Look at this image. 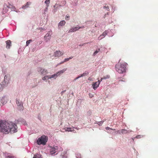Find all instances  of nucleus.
Returning <instances> with one entry per match:
<instances>
[{"instance_id": "obj_19", "label": "nucleus", "mask_w": 158, "mask_h": 158, "mask_svg": "<svg viewBox=\"0 0 158 158\" xmlns=\"http://www.w3.org/2000/svg\"><path fill=\"white\" fill-rule=\"evenodd\" d=\"M58 75L57 74V73L56 74H54L51 75L50 76H49V78L50 79H51L52 78H53L54 79H56L58 76Z\"/></svg>"}, {"instance_id": "obj_26", "label": "nucleus", "mask_w": 158, "mask_h": 158, "mask_svg": "<svg viewBox=\"0 0 158 158\" xmlns=\"http://www.w3.org/2000/svg\"><path fill=\"white\" fill-rule=\"evenodd\" d=\"M73 57V56H70L69 58H66L64 59V61H63V62H66L69 61L70 59H72Z\"/></svg>"}, {"instance_id": "obj_33", "label": "nucleus", "mask_w": 158, "mask_h": 158, "mask_svg": "<svg viewBox=\"0 0 158 158\" xmlns=\"http://www.w3.org/2000/svg\"><path fill=\"white\" fill-rule=\"evenodd\" d=\"M115 133L116 134H121V133H122L121 129L116 131Z\"/></svg>"}, {"instance_id": "obj_55", "label": "nucleus", "mask_w": 158, "mask_h": 158, "mask_svg": "<svg viewBox=\"0 0 158 158\" xmlns=\"http://www.w3.org/2000/svg\"><path fill=\"white\" fill-rule=\"evenodd\" d=\"M64 62H63V61L62 62H60V64H62V63H64Z\"/></svg>"}, {"instance_id": "obj_17", "label": "nucleus", "mask_w": 158, "mask_h": 158, "mask_svg": "<svg viewBox=\"0 0 158 158\" xmlns=\"http://www.w3.org/2000/svg\"><path fill=\"white\" fill-rule=\"evenodd\" d=\"M78 29H79V28H78V27H75L73 28L70 29L69 31V32L70 33V32H74L75 31H76L78 30Z\"/></svg>"}, {"instance_id": "obj_45", "label": "nucleus", "mask_w": 158, "mask_h": 158, "mask_svg": "<svg viewBox=\"0 0 158 158\" xmlns=\"http://www.w3.org/2000/svg\"><path fill=\"white\" fill-rule=\"evenodd\" d=\"M6 158H14V157L10 156H8L6 157Z\"/></svg>"}, {"instance_id": "obj_10", "label": "nucleus", "mask_w": 158, "mask_h": 158, "mask_svg": "<svg viewBox=\"0 0 158 158\" xmlns=\"http://www.w3.org/2000/svg\"><path fill=\"white\" fill-rule=\"evenodd\" d=\"M64 54V52H61L60 51H56L54 52L53 55L55 57H59L63 55Z\"/></svg>"}, {"instance_id": "obj_36", "label": "nucleus", "mask_w": 158, "mask_h": 158, "mask_svg": "<svg viewBox=\"0 0 158 158\" xmlns=\"http://www.w3.org/2000/svg\"><path fill=\"white\" fill-rule=\"evenodd\" d=\"M103 123V121H101L100 122H98L97 123L98 124L99 126H101L102 125Z\"/></svg>"}, {"instance_id": "obj_12", "label": "nucleus", "mask_w": 158, "mask_h": 158, "mask_svg": "<svg viewBox=\"0 0 158 158\" xmlns=\"http://www.w3.org/2000/svg\"><path fill=\"white\" fill-rule=\"evenodd\" d=\"M8 5L6 4H5L4 5V7L3 8V13H6L8 11Z\"/></svg>"}, {"instance_id": "obj_34", "label": "nucleus", "mask_w": 158, "mask_h": 158, "mask_svg": "<svg viewBox=\"0 0 158 158\" xmlns=\"http://www.w3.org/2000/svg\"><path fill=\"white\" fill-rule=\"evenodd\" d=\"M65 130H66V131H72V128L70 127L67 128Z\"/></svg>"}, {"instance_id": "obj_3", "label": "nucleus", "mask_w": 158, "mask_h": 158, "mask_svg": "<svg viewBox=\"0 0 158 158\" xmlns=\"http://www.w3.org/2000/svg\"><path fill=\"white\" fill-rule=\"evenodd\" d=\"M48 140V138L47 136H42L38 139L36 143L39 145L41 144L45 145L47 142Z\"/></svg>"}, {"instance_id": "obj_54", "label": "nucleus", "mask_w": 158, "mask_h": 158, "mask_svg": "<svg viewBox=\"0 0 158 158\" xmlns=\"http://www.w3.org/2000/svg\"><path fill=\"white\" fill-rule=\"evenodd\" d=\"M106 6H103V9H106Z\"/></svg>"}, {"instance_id": "obj_48", "label": "nucleus", "mask_w": 158, "mask_h": 158, "mask_svg": "<svg viewBox=\"0 0 158 158\" xmlns=\"http://www.w3.org/2000/svg\"><path fill=\"white\" fill-rule=\"evenodd\" d=\"M136 138L137 139H139L141 138V136L140 135H138L136 136Z\"/></svg>"}, {"instance_id": "obj_35", "label": "nucleus", "mask_w": 158, "mask_h": 158, "mask_svg": "<svg viewBox=\"0 0 158 158\" xmlns=\"http://www.w3.org/2000/svg\"><path fill=\"white\" fill-rule=\"evenodd\" d=\"M107 130H115V129H113L109 127H107L105 128Z\"/></svg>"}, {"instance_id": "obj_47", "label": "nucleus", "mask_w": 158, "mask_h": 158, "mask_svg": "<svg viewBox=\"0 0 158 158\" xmlns=\"http://www.w3.org/2000/svg\"><path fill=\"white\" fill-rule=\"evenodd\" d=\"M78 27V28H79V29H80V28H85V27L84 26H82V27Z\"/></svg>"}, {"instance_id": "obj_43", "label": "nucleus", "mask_w": 158, "mask_h": 158, "mask_svg": "<svg viewBox=\"0 0 158 158\" xmlns=\"http://www.w3.org/2000/svg\"><path fill=\"white\" fill-rule=\"evenodd\" d=\"M7 78V77L6 75H5L4 77V81H6V80H8Z\"/></svg>"}, {"instance_id": "obj_20", "label": "nucleus", "mask_w": 158, "mask_h": 158, "mask_svg": "<svg viewBox=\"0 0 158 158\" xmlns=\"http://www.w3.org/2000/svg\"><path fill=\"white\" fill-rule=\"evenodd\" d=\"M8 8L11 9V11L14 10L15 11V10L16 9L15 7L9 3V5L8 6Z\"/></svg>"}, {"instance_id": "obj_29", "label": "nucleus", "mask_w": 158, "mask_h": 158, "mask_svg": "<svg viewBox=\"0 0 158 158\" xmlns=\"http://www.w3.org/2000/svg\"><path fill=\"white\" fill-rule=\"evenodd\" d=\"M76 157L77 158H81V155L79 153H77L76 154Z\"/></svg>"}, {"instance_id": "obj_5", "label": "nucleus", "mask_w": 158, "mask_h": 158, "mask_svg": "<svg viewBox=\"0 0 158 158\" xmlns=\"http://www.w3.org/2000/svg\"><path fill=\"white\" fill-rule=\"evenodd\" d=\"M8 80H6V81H3L1 83L0 85V91H2L3 88L6 87L9 83Z\"/></svg>"}, {"instance_id": "obj_27", "label": "nucleus", "mask_w": 158, "mask_h": 158, "mask_svg": "<svg viewBox=\"0 0 158 158\" xmlns=\"http://www.w3.org/2000/svg\"><path fill=\"white\" fill-rule=\"evenodd\" d=\"M50 0H46L44 3L46 4V6L47 7L49 6V5L50 3Z\"/></svg>"}, {"instance_id": "obj_50", "label": "nucleus", "mask_w": 158, "mask_h": 158, "mask_svg": "<svg viewBox=\"0 0 158 158\" xmlns=\"http://www.w3.org/2000/svg\"><path fill=\"white\" fill-rule=\"evenodd\" d=\"M57 11V9L56 8H55L53 9V11L54 13L56 12Z\"/></svg>"}, {"instance_id": "obj_18", "label": "nucleus", "mask_w": 158, "mask_h": 158, "mask_svg": "<svg viewBox=\"0 0 158 158\" xmlns=\"http://www.w3.org/2000/svg\"><path fill=\"white\" fill-rule=\"evenodd\" d=\"M6 48H9L11 46V41L10 40H8L6 41Z\"/></svg>"}, {"instance_id": "obj_6", "label": "nucleus", "mask_w": 158, "mask_h": 158, "mask_svg": "<svg viewBox=\"0 0 158 158\" xmlns=\"http://www.w3.org/2000/svg\"><path fill=\"white\" fill-rule=\"evenodd\" d=\"M58 147L57 146L51 147L50 149V155H52L54 154L57 152Z\"/></svg>"}, {"instance_id": "obj_38", "label": "nucleus", "mask_w": 158, "mask_h": 158, "mask_svg": "<svg viewBox=\"0 0 158 158\" xmlns=\"http://www.w3.org/2000/svg\"><path fill=\"white\" fill-rule=\"evenodd\" d=\"M53 7L57 9V8H58L59 7V5H57L56 4L55 5H54L53 6Z\"/></svg>"}, {"instance_id": "obj_56", "label": "nucleus", "mask_w": 158, "mask_h": 158, "mask_svg": "<svg viewBox=\"0 0 158 158\" xmlns=\"http://www.w3.org/2000/svg\"><path fill=\"white\" fill-rule=\"evenodd\" d=\"M83 44H82V45H81V44H80V45L79 46H83Z\"/></svg>"}, {"instance_id": "obj_42", "label": "nucleus", "mask_w": 158, "mask_h": 158, "mask_svg": "<svg viewBox=\"0 0 158 158\" xmlns=\"http://www.w3.org/2000/svg\"><path fill=\"white\" fill-rule=\"evenodd\" d=\"M69 15H66L65 17V19L66 20H68L69 19Z\"/></svg>"}, {"instance_id": "obj_41", "label": "nucleus", "mask_w": 158, "mask_h": 158, "mask_svg": "<svg viewBox=\"0 0 158 158\" xmlns=\"http://www.w3.org/2000/svg\"><path fill=\"white\" fill-rule=\"evenodd\" d=\"M89 96L90 98H92L93 97V95L92 94L89 93Z\"/></svg>"}, {"instance_id": "obj_44", "label": "nucleus", "mask_w": 158, "mask_h": 158, "mask_svg": "<svg viewBox=\"0 0 158 158\" xmlns=\"http://www.w3.org/2000/svg\"><path fill=\"white\" fill-rule=\"evenodd\" d=\"M106 10L107 11H109L110 9H109V6H106Z\"/></svg>"}, {"instance_id": "obj_13", "label": "nucleus", "mask_w": 158, "mask_h": 158, "mask_svg": "<svg viewBox=\"0 0 158 158\" xmlns=\"http://www.w3.org/2000/svg\"><path fill=\"white\" fill-rule=\"evenodd\" d=\"M66 22L64 20L61 21L58 24V27L59 28H60V27L64 26Z\"/></svg>"}, {"instance_id": "obj_49", "label": "nucleus", "mask_w": 158, "mask_h": 158, "mask_svg": "<svg viewBox=\"0 0 158 158\" xmlns=\"http://www.w3.org/2000/svg\"><path fill=\"white\" fill-rule=\"evenodd\" d=\"M94 31L93 30H90V31H89V33L91 32V33H94Z\"/></svg>"}, {"instance_id": "obj_23", "label": "nucleus", "mask_w": 158, "mask_h": 158, "mask_svg": "<svg viewBox=\"0 0 158 158\" xmlns=\"http://www.w3.org/2000/svg\"><path fill=\"white\" fill-rule=\"evenodd\" d=\"M49 76H45L42 77V79L44 81L47 80L49 79H50L49 78Z\"/></svg>"}, {"instance_id": "obj_40", "label": "nucleus", "mask_w": 158, "mask_h": 158, "mask_svg": "<svg viewBox=\"0 0 158 158\" xmlns=\"http://www.w3.org/2000/svg\"><path fill=\"white\" fill-rule=\"evenodd\" d=\"M48 7L46 6V7L45 8L44 10V13L45 14V12H47L48 9Z\"/></svg>"}, {"instance_id": "obj_30", "label": "nucleus", "mask_w": 158, "mask_h": 158, "mask_svg": "<svg viewBox=\"0 0 158 158\" xmlns=\"http://www.w3.org/2000/svg\"><path fill=\"white\" fill-rule=\"evenodd\" d=\"M32 40H27L26 41V46H28V45L30 44L31 42H32Z\"/></svg>"}, {"instance_id": "obj_9", "label": "nucleus", "mask_w": 158, "mask_h": 158, "mask_svg": "<svg viewBox=\"0 0 158 158\" xmlns=\"http://www.w3.org/2000/svg\"><path fill=\"white\" fill-rule=\"evenodd\" d=\"M15 123H18L20 124H23L24 125L27 124L25 120L22 118H19L17 121H16Z\"/></svg>"}, {"instance_id": "obj_52", "label": "nucleus", "mask_w": 158, "mask_h": 158, "mask_svg": "<svg viewBox=\"0 0 158 158\" xmlns=\"http://www.w3.org/2000/svg\"><path fill=\"white\" fill-rule=\"evenodd\" d=\"M112 130H109V131L108 132V133H110V132H112Z\"/></svg>"}, {"instance_id": "obj_39", "label": "nucleus", "mask_w": 158, "mask_h": 158, "mask_svg": "<svg viewBox=\"0 0 158 158\" xmlns=\"http://www.w3.org/2000/svg\"><path fill=\"white\" fill-rule=\"evenodd\" d=\"M80 77H80V76H78V77H76V78H75L74 79L73 81H76L79 78H80Z\"/></svg>"}, {"instance_id": "obj_32", "label": "nucleus", "mask_w": 158, "mask_h": 158, "mask_svg": "<svg viewBox=\"0 0 158 158\" xmlns=\"http://www.w3.org/2000/svg\"><path fill=\"white\" fill-rule=\"evenodd\" d=\"M110 76L109 75H107L106 76H104L103 77V79H107L109 78Z\"/></svg>"}, {"instance_id": "obj_2", "label": "nucleus", "mask_w": 158, "mask_h": 158, "mask_svg": "<svg viewBox=\"0 0 158 158\" xmlns=\"http://www.w3.org/2000/svg\"><path fill=\"white\" fill-rule=\"evenodd\" d=\"M127 64L126 63L120 64V66H118V65H115L116 70L120 73H123L126 71V66Z\"/></svg>"}, {"instance_id": "obj_46", "label": "nucleus", "mask_w": 158, "mask_h": 158, "mask_svg": "<svg viewBox=\"0 0 158 158\" xmlns=\"http://www.w3.org/2000/svg\"><path fill=\"white\" fill-rule=\"evenodd\" d=\"M109 15V12H107L106 14L104 16V18H105L106 15Z\"/></svg>"}, {"instance_id": "obj_1", "label": "nucleus", "mask_w": 158, "mask_h": 158, "mask_svg": "<svg viewBox=\"0 0 158 158\" xmlns=\"http://www.w3.org/2000/svg\"><path fill=\"white\" fill-rule=\"evenodd\" d=\"M17 131V127L15 123L12 122L0 121V132L7 134L9 132L12 134Z\"/></svg>"}, {"instance_id": "obj_53", "label": "nucleus", "mask_w": 158, "mask_h": 158, "mask_svg": "<svg viewBox=\"0 0 158 158\" xmlns=\"http://www.w3.org/2000/svg\"><path fill=\"white\" fill-rule=\"evenodd\" d=\"M104 79H103V77L101 79V80H99L100 81H102V80Z\"/></svg>"}, {"instance_id": "obj_22", "label": "nucleus", "mask_w": 158, "mask_h": 158, "mask_svg": "<svg viewBox=\"0 0 158 158\" xmlns=\"http://www.w3.org/2000/svg\"><path fill=\"white\" fill-rule=\"evenodd\" d=\"M89 73L87 71H85L83 73L81 74L80 75L81 77H85L88 75Z\"/></svg>"}, {"instance_id": "obj_37", "label": "nucleus", "mask_w": 158, "mask_h": 158, "mask_svg": "<svg viewBox=\"0 0 158 158\" xmlns=\"http://www.w3.org/2000/svg\"><path fill=\"white\" fill-rule=\"evenodd\" d=\"M104 38L103 37L102 35H101L98 37V40H101L102 39Z\"/></svg>"}, {"instance_id": "obj_51", "label": "nucleus", "mask_w": 158, "mask_h": 158, "mask_svg": "<svg viewBox=\"0 0 158 158\" xmlns=\"http://www.w3.org/2000/svg\"><path fill=\"white\" fill-rule=\"evenodd\" d=\"M66 91V90H64V91H62L61 92V94L62 95Z\"/></svg>"}, {"instance_id": "obj_11", "label": "nucleus", "mask_w": 158, "mask_h": 158, "mask_svg": "<svg viewBox=\"0 0 158 158\" xmlns=\"http://www.w3.org/2000/svg\"><path fill=\"white\" fill-rule=\"evenodd\" d=\"M100 81L99 80H98V81L94 83L92 85V86L93 87V88L94 90H95L98 87L99 85L100 84Z\"/></svg>"}, {"instance_id": "obj_28", "label": "nucleus", "mask_w": 158, "mask_h": 158, "mask_svg": "<svg viewBox=\"0 0 158 158\" xmlns=\"http://www.w3.org/2000/svg\"><path fill=\"white\" fill-rule=\"evenodd\" d=\"M100 51V49L99 48L97 49L93 54V56H94L96 55L98 52Z\"/></svg>"}, {"instance_id": "obj_14", "label": "nucleus", "mask_w": 158, "mask_h": 158, "mask_svg": "<svg viewBox=\"0 0 158 158\" xmlns=\"http://www.w3.org/2000/svg\"><path fill=\"white\" fill-rule=\"evenodd\" d=\"M122 133L125 134L132 132L131 130H127L125 129H121Z\"/></svg>"}, {"instance_id": "obj_7", "label": "nucleus", "mask_w": 158, "mask_h": 158, "mask_svg": "<svg viewBox=\"0 0 158 158\" xmlns=\"http://www.w3.org/2000/svg\"><path fill=\"white\" fill-rule=\"evenodd\" d=\"M38 71L40 73L43 75H45L48 73V70L41 67H39L37 68Z\"/></svg>"}, {"instance_id": "obj_24", "label": "nucleus", "mask_w": 158, "mask_h": 158, "mask_svg": "<svg viewBox=\"0 0 158 158\" xmlns=\"http://www.w3.org/2000/svg\"><path fill=\"white\" fill-rule=\"evenodd\" d=\"M66 4V2L65 1H61L60 4L59 5V6H63L65 5Z\"/></svg>"}, {"instance_id": "obj_21", "label": "nucleus", "mask_w": 158, "mask_h": 158, "mask_svg": "<svg viewBox=\"0 0 158 158\" xmlns=\"http://www.w3.org/2000/svg\"><path fill=\"white\" fill-rule=\"evenodd\" d=\"M67 70V69H64L62 70H61L57 72V73L58 76L60 75L61 74L63 73L65 71Z\"/></svg>"}, {"instance_id": "obj_57", "label": "nucleus", "mask_w": 158, "mask_h": 158, "mask_svg": "<svg viewBox=\"0 0 158 158\" xmlns=\"http://www.w3.org/2000/svg\"><path fill=\"white\" fill-rule=\"evenodd\" d=\"M88 80H91V79H90V78L89 77V78H88Z\"/></svg>"}, {"instance_id": "obj_16", "label": "nucleus", "mask_w": 158, "mask_h": 158, "mask_svg": "<svg viewBox=\"0 0 158 158\" xmlns=\"http://www.w3.org/2000/svg\"><path fill=\"white\" fill-rule=\"evenodd\" d=\"M31 3L30 2H27L26 4L24 5L23 6H22V8L23 9H26L28 7L29 5L31 4Z\"/></svg>"}, {"instance_id": "obj_4", "label": "nucleus", "mask_w": 158, "mask_h": 158, "mask_svg": "<svg viewBox=\"0 0 158 158\" xmlns=\"http://www.w3.org/2000/svg\"><path fill=\"white\" fill-rule=\"evenodd\" d=\"M17 105V109L20 111H23L24 109L23 103L22 101L19 100H17L16 101Z\"/></svg>"}, {"instance_id": "obj_31", "label": "nucleus", "mask_w": 158, "mask_h": 158, "mask_svg": "<svg viewBox=\"0 0 158 158\" xmlns=\"http://www.w3.org/2000/svg\"><path fill=\"white\" fill-rule=\"evenodd\" d=\"M107 32L106 31H104L102 34L103 37H104L107 35Z\"/></svg>"}, {"instance_id": "obj_25", "label": "nucleus", "mask_w": 158, "mask_h": 158, "mask_svg": "<svg viewBox=\"0 0 158 158\" xmlns=\"http://www.w3.org/2000/svg\"><path fill=\"white\" fill-rule=\"evenodd\" d=\"M33 158H42L41 155L39 154H37L34 156Z\"/></svg>"}, {"instance_id": "obj_8", "label": "nucleus", "mask_w": 158, "mask_h": 158, "mask_svg": "<svg viewBox=\"0 0 158 158\" xmlns=\"http://www.w3.org/2000/svg\"><path fill=\"white\" fill-rule=\"evenodd\" d=\"M52 34V31H49L44 36L45 40L46 42L50 40L51 37V35Z\"/></svg>"}, {"instance_id": "obj_15", "label": "nucleus", "mask_w": 158, "mask_h": 158, "mask_svg": "<svg viewBox=\"0 0 158 158\" xmlns=\"http://www.w3.org/2000/svg\"><path fill=\"white\" fill-rule=\"evenodd\" d=\"M1 102L3 105L5 104L7 102L6 100L5 96L3 97L1 99Z\"/></svg>"}]
</instances>
